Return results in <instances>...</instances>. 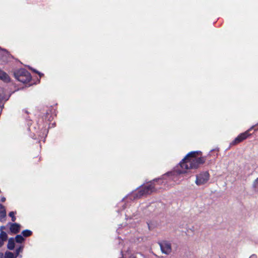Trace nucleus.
Returning a JSON list of instances; mask_svg holds the SVG:
<instances>
[{"instance_id":"f257e3e1","label":"nucleus","mask_w":258,"mask_h":258,"mask_svg":"<svg viewBox=\"0 0 258 258\" xmlns=\"http://www.w3.org/2000/svg\"><path fill=\"white\" fill-rule=\"evenodd\" d=\"M202 155L201 151H191L188 153L179 163L182 170H178V174L186 173L187 169H197L205 163L206 157H199Z\"/></svg>"},{"instance_id":"f03ea898","label":"nucleus","mask_w":258,"mask_h":258,"mask_svg":"<svg viewBox=\"0 0 258 258\" xmlns=\"http://www.w3.org/2000/svg\"><path fill=\"white\" fill-rule=\"evenodd\" d=\"M14 76L18 81L24 84L30 82L32 79L31 74L24 69L15 71L14 73Z\"/></svg>"},{"instance_id":"7ed1b4c3","label":"nucleus","mask_w":258,"mask_h":258,"mask_svg":"<svg viewBox=\"0 0 258 258\" xmlns=\"http://www.w3.org/2000/svg\"><path fill=\"white\" fill-rule=\"evenodd\" d=\"M156 191L155 185L153 182H150L144 186H142L136 193V198H140L141 197L150 195Z\"/></svg>"},{"instance_id":"20e7f679","label":"nucleus","mask_w":258,"mask_h":258,"mask_svg":"<svg viewBox=\"0 0 258 258\" xmlns=\"http://www.w3.org/2000/svg\"><path fill=\"white\" fill-rule=\"evenodd\" d=\"M210 174L208 171H203L196 175V184L201 185L205 184L209 180Z\"/></svg>"},{"instance_id":"39448f33","label":"nucleus","mask_w":258,"mask_h":258,"mask_svg":"<svg viewBox=\"0 0 258 258\" xmlns=\"http://www.w3.org/2000/svg\"><path fill=\"white\" fill-rule=\"evenodd\" d=\"M253 127H250L249 130L246 131L245 132L239 134L231 143L230 145L234 146L236 145L251 136V134L249 133L250 130H252Z\"/></svg>"},{"instance_id":"423d86ee","label":"nucleus","mask_w":258,"mask_h":258,"mask_svg":"<svg viewBox=\"0 0 258 258\" xmlns=\"http://www.w3.org/2000/svg\"><path fill=\"white\" fill-rule=\"evenodd\" d=\"M162 253L169 254L171 253L172 248L171 243L167 241H163L159 243Z\"/></svg>"},{"instance_id":"0eeeda50","label":"nucleus","mask_w":258,"mask_h":258,"mask_svg":"<svg viewBox=\"0 0 258 258\" xmlns=\"http://www.w3.org/2000/svg\"><path fill=\"white\" fill-rule=\"evenodd\" d=\"M9 224L10 225V230L12 233L17 234L20 232L21 228L20 224L17 223H9Z\"/></svg>"},{"instance_id":"6e6552de","label":"nucleus","mask_w":258,"mask_h":258,"mask_svg":"<svg viewBox=\"0 0 258 258\" xmlns=\"http://www.w3.org/2000/svg\"><path fill=\"white\" fill-rule=\"evenodd\" d=\"M0 80L5 83H9L11 81V78L7 73L0 69Z\"/></svg>"},{"instance_id":"1a4fd4ad","label":"nucleus","mask_w":258,"mask_h":258,"mask_svg":"<svg viewBox=\"0 0 258 258\" xmlns=\"http://www.w3.org/2000/svg\"><path fill=\"white\" fill-rule=\"evenodd\" d=\"M15 240L13 238H10L8 240V242L7 244V247L10 250H13L15 248Z\"/></svg>"},{"instance_id":"9d476101","label":"nucleus","mask_w":258,"mask_h":258,"mask_svg":"<svg viewBox=\"0 0 258 258\" xmlns=\"http://www.w3.org/2000/svg\"><path fill=\"white\" fill-rule=\"evenodd\" d=\"M5 228V227L4 226H1V231L0 233V238L4 242L6 241L8 239L7 234L5 232L2 231V230Z\"/></svg>"},{"instance_id":"9b49d317","label":"nucleus","mask_w":258,"mask_h":258,"mask_svg":"<svg viewBox=\"0 0 258 258\" xmlns=\"http://www.w3.org/2000/svg\"><path fill=\"white\" fill-rule=\"evenodd\" d=\"M6 216V211L5 207L0 204V219H3Z\"/></svg>"},{"instance_id":"f8f14e48","label":"nucleus","mask_w":258,"mask_h":258,"mask_svg":"<svg viewBox=\"0 0 258 258\" xmlns=\"http://www.w3.org/2000/svg\"><path fill=\"white\" fill-rule=\"evenodd\" d=\"M22 234L23 236L27 237L30 236L32 235V232L30 230H24L22 232Z\"/></svg>"},{"instance_id":"ddd939ff","label":"nucleus","mask_w":258,"mask_h":258,"mask_svg":"<svg viewBox=\"0 0 258 258\" xmlns=\"http://www.w3.org/2000/svg\"><path fill=\"white\" fill-rule=\"evenodd\" d=\"M25 239L24 238L23 236L21 235H17L15 237V240L16 242L17 243H22L24 241Z\"/></svg>"},{"instance_id":"4468645a","label":"nucleus","mask_w":258,"mask_h":258,"mask_svg":"<svg viewBox=\"0 0 258 258\" xmlns=\"http://www.w3.org/2000/svg\"><path fill=\"white\" fill-rule=\"evenodd\" d=\"M5 258H16V256L12 252L7 251L5 252Z\"/></svg>"},{"instance_id":"2eb2a0df","label":"nucleus","mask_w":258,"mask_h":258,"mask_svg":"<svg viewBox=\"0 0 258 258\" xmlns=\"http://www.w3.org/2000/svg\"><path fill=\"white\" fill-rule=\"evenodd\" d=\"M15 213H16V212H13V211L9 213V216H10L12 218V221L13 222H14L16 220V218L15 216Z\"/></svg>"},{"instance_id":"dca6fc26","label":"nucleus","mask_w":258,"mask_h":258,"mask_svg":"<svg viewBox=\"0 0 258 258\" xmlns=\"http://www.w3.org/2000/svg\"><path fill=\"white\" fill-rule=\"evenodd\" d=\"M23 247L21 246H20L18 248H17L16 250V254L17 255L19 254V252L22 250Z\"/></svg>"},{"instance_id":"f3484780","label":"nucleus","mask_w":258,"mask_h":258,"mask_svg":"<svg viewBox=\"0 0 258 258\" xmlns=\"http://www.w3.org/2000/svg\"><path fill=\"white\" fill-rule=\"evenodd\" d=\"M254 185L255 187H258V178L255 180L254 182Z\"/></svg>"},{"instance_id":"a211bd4d","label":"nucleus","mask_w":258,"mask_h":258,"mask_svg":"<svg viewBox=\"0 0 258 258\" xmlns=\"http://www.w3.org/2000/svg\"><path fill=\"white\" fill-rule=\"evenodd\" d=\"M4 241H3L1 238H0V247H1L4 245Z\"/></svg>"},{"instance_id":"6ab92c4d","label":"nucleus","mask_w":258,"mask_h":258,"mask_svg":"<svg viewBox=\"0 0 258 258\" xmlns=\"http://www.w3.org/2000/svg\"><path fill=\"white\" fill-rule=\"evenodd\" d=\"M6 198L5 197H2L1 198V201L2 202H5L6 201Z\"/></svg>"},{"instance_id":"aec40b11","label":"nucleus","mask_w":258,"mask_h":258,"mask_svg":"<svg viewBox=\"0 0 258 258\" xmlns=\"http://www.w3.org/2000/svg\"><path fill=\"white\" fill-rule=\"evenodd\" d=\"M249 258H257V257H256V256L255 255L253 254V255H251L249 257Z\"/></svg>"},{"instance_id":"412c9836","label":"nucleus","mask_w":258,"mask_h":258,"mask_svg":"<svg viewBox=\"0 0 258 258\" xmlns=\"http://www.w3.org/2000/svg\"><path fill=\"white\" fill-rule=\"evenodd\" d=\"M36 159H38V161H39L40 160V158L36 157Z\"/></svg>"}]
</instances>
